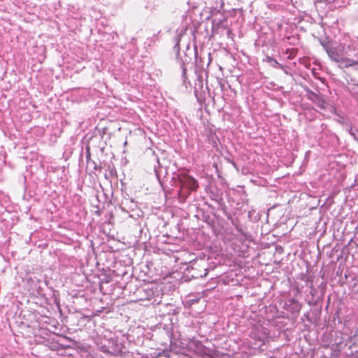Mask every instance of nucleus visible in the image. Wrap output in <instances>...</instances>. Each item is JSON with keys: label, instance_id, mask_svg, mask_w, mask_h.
<instances>
[{"label": "nucleus", "instance_id": "obj_1", "mask_svg": "<svg viewBox=\"0 0 358 358\" xmlns=\"http://www.w3.org/2000/svg\"><path fill=\"white\" fill-rule=\"evenodd\" d=\"M320 43L331 60L338 63L340 68H348L358 64V61L354 59H358V53H351L354 50L352 46L342 43L334 45L325 41H321Z\"/></svg>", "mask_w": 358, "mask_h": 358}, {"label": "nucleus", "instance_id": "obj_2", "mask_svg": "<svg viewBox=\"0 0 358 358\" xmlns=\"http://www.w3.org/2000/svg\"><path fill=\"white\" fill-rule=\"evenodd\" d=\"M179 196L182 199H187L190 193L196 191L199 187L197 180L187 174H181L179 176Z\"/></svg>", "mask_w": 358, "mask_h": 358}, {"label": "nucleus", "instance_id": "obj_3", "mask_svg": "<svg viewBox=\"0 0 358 358\" xmlns=\"http://www.w3.org/2000/svg\"><path fill=\"white\" fill-rule=\"evenodd\" d=\"M196 55V49L192 50L190 49L189 46L187 47L186 51L183 53L182 56L178 55V62L180 65V68L182 69V74L184 79L186 78V71H187V65L189 64L192 62V55Z\"/></svg>", "mask_w": 358, "mask_h": 358}, {"label": "nucleus", "instance_id": "obj_4", "mask_svg": "<svg viewBox=\"0 0 358 358\" xmlns=\"http://www.w3.org/2000/svg\"><path fill=\"white\" fill-rule=\"evenodd\" d=\"M283 308L292 315H298L301 308V304L294 299H288L284 301Z\"/></svg>", "mask_w": 358, "mask_h": 358}, {"label": "nucleus", "instance_id": "obj_5", "mask_svg": "<svg viewBox=\"0 0 358 358\" xmlns=\"http://www.w3.org/2000/svg\"><path fill=\"white\" fill-rule=\"evenodd\" d=\"M308 99H310L320 108H325L326 102L319 94H317L313 92H310L308 94Z\"/></svg>", "mask_w": 358, "mask_h": 358}, {"label": "nucleus", "instance_id": "obj_6", "mask_svg": "<svg viewBox=\"0 0 358 358\" xmlns=\"http://www.w3.org/2000/svg\"><path fill=\"white\" fill-rule=\"evenodd\" d=\"M124 209L129 207L130 209L134 210L137 207V204L134 200H126L123 203Z\"/></svg>", "mask_w": 358, "mask_h": 358}, {"label": "nucleus", "instance_id": "obj_7", "mask_svg": "<svg viewBox=\"0 0 358 358\" xmlns=\"http://www.w3.org/2000/svg\"><path fill=\"white\" fill-rule=\"evenodd\" d=\"M101 350L106 353V354H108V355H115L117 353V351L113 348L112 349H110V347H107L106 345H103V346H101Z\"/></svg>", "mask_w": 358, "mask_h": 358}, {"label": "nucleus", "instance_id": "obj_8", "mask_svg": "<svg viewBox=\"0 0 358 358\" xmlns=\"http://www.w3.org/2000/svg\"><path fill=\"white\" fill-rule=\"evenodd\" d=\"M175 40H176V44L174 45L173 48L177 52V53L179 54L180 36H177Z\"/></svg>", "mask_w": 358, "mask_h": 358}, {"label": "nucleus", "instance_id": "obj_9", "mask_svg": "<svg viewBox=\"0 0 358 358\" xmlns=\"http://www.w3.org/2000/svg\"><path fill=\"white\" fill-rule=\"evenodd\" d=\"M357 129H353L352 128H350L349 129V134L353 137V138L356 141H358V136H357Z\"/></svg>", "mask_w": 358, "mask_h": 358}, {"label": "nucleus", "instance_id": "obj_10", "mask_svg": "<svg viewBox=\"0 0 358 358\" xmlns=\"http://www.w3.org/2000/svg\"><path fill=\"white\" fill-rule=\"evenodd\" d=\"M354 185L358 187V174L355 176Z\"/></svg>", "mask_w": 358, "mask_h": 358}, {"label": "nucleus", "instance_id": "obj_11", "mask_svg": "<svg viewBox=\"0 0 358 358\" xmlns=\"http://www.w3.org/2000/svg\"><path fill=\"white\" fill-rule=\"evenodd\" d=\"M138 355L140 357H137V358H149L148 355H141V354H138Z\"/></svg>", "mask_w": 358, "mask_h": 358}]
</instances>
